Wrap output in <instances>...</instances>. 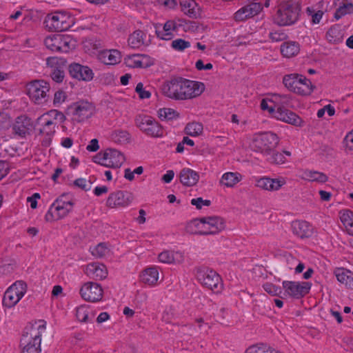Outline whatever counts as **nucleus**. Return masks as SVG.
Listing matches in <instances>:
<instances>
[{"label": "nucleus", "mask_w": 353, "mask_h": 353, "mask_svg": "<svg viewBox=\"0 0 353 353\" xmlns=\"http://www.w3.org/2000/svg\"><path fill=\"white\" fill-rule=\"evenodd\" d=\"M313 88L311 81L306 77L301 75L294 92L300 95H308L313 91Z\"/></svg>", "instance_id": "obj_34"}, {"label": "nucleus", "mask_w": 353, "mask_h": 353, "mask_svg": "<svg viewBox=\"0 0 353 353\" xmlns=\"http://www.w3.org/2000/svg\"><path fill=\"white\" fill-rule=\"evenodd\" d=\"M80 294L86 301L97 302L101 300L103 291L99 284L94 282H88L80 289Z\"/></svg>", "instance_id": "obj_15"}, {"label": "nucleus", "mask_w": 353, "mask_h": 353, "mask_svg": "<svg viewBox=\"0 0 353 353\" xmlns=\"http://www.w3.org/2000/svg\"><path fill=\"white\" fill-rule=\"evenodd\" d=\"M93 162L107 168H118L125 161L124 156H93Z\"/></svg>", "instance_id": "obj_21"}, {"label": "nucleus", "mask_w": 353, "mask_h": 353, "mask_svg": "<svg viewBox=\"0 0 353 353\" xmlns=\"http://www.w3.org/2000/svg\"><path fill=\"white\" fill-rule=\"evenodd\" d=\"M134 200L133 194L127 191L118 190L109 194L106 206L110 208H125Z\"/></svg>", "instance_id": "obj_14"}, {"label": "nucleus", "mask_w": 353, "mask_h": 353, "mask_svg": "<svg viewBox=\"0 0 353 353\" xmlns=\"http://www.w3.org/2000/svg\"><path fill=\"white\" fill-rule=\"evenodd\" d=\"M292 227L293 233L301 239L309 238L312 235L313 228L307 221H295Z\"/></svg>", "instance_id": "obj_24"}, {"label": "nucleus", "mask_w": 353, "mask_h": 353, "mask_svg": "<svg viewBox=\"0 0 353 353\" xmlns=\"http://www.w3.org/2000/svg\"><path fill=\"white\" fill-rule=\"evenodd\" d=\"M300 46L296 41H286L281 46V52L284 57L291 58L299 52Z\"/></svg>", "instance_id": "obj_35"}, {"label": "nucleus", "mask_w": 353, "mask_h": 353, "mask_svg": "<svg viewBox=\"0 0 353 353\" xmlns=\"http://www.w3.org/2000/svg\"><path fill=\"white\" fill-rule=\"evenodd\" d=\"M74 203L71 200H65L64 196L57 198L50 205L45 215L47 222H52L65 217L73 208Z\"/></svg>", "instance_id": "obj_9"}, {"label": "nucleus", "mask_w": 353, "mask_h": 353, "mask_svg": "<svg viewBox=\"0 0 353 353\" xmlns=\"http://www.w3.org/2000/svg\"><path fill=\"white\" fill-rule=\"evenodd\" d=\"M147 57L142 54H132L128 55L124 59V63L127 67L129 68H143L145 66L144 60Z\"/></svg>", "instance_id": "obj_39"}, {"label": "nucleus", "mask_w": 353, "mask_h": 353, "mask_svg": "<svg viewBox=\"0 0 353 353\" xmlns=\"http://www.w3.org/2000/svg\"><path fill=\"white\" fill-rule=\"evenodd\" d=\"M85 274L94 280H103L108 276V270L105 265L99 263H92L87 265Z\"/></svg>", "instance_id": "obj_20"}, {"label": "nucleus", "mask_w": 353, "mask_h": 353, "mask_svg": "<svg viewBox=\"0 0 353 353\" xmlns=\"http://www.w3.org/2000/svg\"><path fill=\"white\" fill-rule=\"evenodd\" d=\"M110 251V250L106 243H100L92 249L91 253L96 257L102 258L108 255Z\"/></svg>", "instance_id": "obj_46"}, {"label": "nucleus", "mask_w": 353, "mask_h": 353, "mask_svg": "<svg viewBox=\"0 0 353 353\" xmlns=\"http://www.w3.org/2000/svg\"><path fill=\"white\" fill-rule=\"evenodd\" d=\"M99 149V141L97 139H92L86 146V150L90 152H95Z\"/></svg>", "instance_id": "obj_62"}, {"label": "nucleus", "mask_w": 353, "mask_h": 353, "mask_svg": "<svg viewBox=\"0 0 353 353\" xmlns=\"http://www.w3.org/2000/svg\"><path fill=\"white\" fill-rule=\"evenodd\" d=\"M94 316L93 311L86 305H81L76 310V316L80 322H92Z\"/></svg>", "instance_id": "obj_37"}, {"label": "nucleus", "mask_w": 353, "mask_h": 353, "mask_svg": "<svg viewBox=\"0 0 353 353\" xmlns=\"http://www.w3.org/2000/svg\"><path fill=\"white\" fill-rule=\"evenodd\" d=\"M185 230L192 234L204 235L203 218L191 221L187 224Z\"/></svg>", "instance_id": "obj_41"}, {"label": "nucleus", "mask_w": 353, "mask_h": 353, "mask_svg": "<svg viewBox=\"0 0 353 353\" xmlns=\"http://www.w3.org/2000/svg\"><path fill=\"white\" fill-rule=\"evenodd\" d=\"M195 66H196V68L199 70H209L212 68V63H208L204 65L203 61L201 59L198 60L196 62Z\"/></svg>", "instance_id": "obj_64"}, {"label": "nucleus", "mask_w": 353, "mask_h": 353, "mask_svg": "<svg viewBox=\"0 0 353 353\" xmlns=\"http://www.w3.org/2000/svg\"><path fill=\"white\" fill-rule=\"evenodd\" d=\"M204 235L218 234L225 229L223 219L219 216H208L203 218Z\"/></svg>", "instance_id": "obj_18"}, {"label": "nucleus", "mask_w": 353, "mask_h": 353, "mask_svg": "<svg viewBox=\"0 0 353 353\" xmlns=\"http://www.w3.org/2000/svg\"><path fill=\"white\" fill-rule=\"evenodd\" d=\"M180 182L185 186H193L199 179V174L190 168H183L179 174Z\"/></svg>", "instance_id": "obj_26"}, {"label": "nucleus", "mask_w": 353, "mask_h": 353, "mask_svg": "<svg viewBox=\"0 0 353 353\" xmlns=\"http://www.w3.org/2000/svg\"><path fill=\"white\" fill-rule=\"evenodd\" d=\"M306 13L310 17L313 25L319 24L324 14L322 10H316L313 7L307 8Z\"/></svg>", "instance_id": "obj_48"}, {"label": "nucleus", "mask_w": 353, "mask_h": 353, "mask_svg": "<svg viewBox=\"0 0 353 353\" xmlns=\"http://www.w3.org/2000/svg\"><path fill=\"white\" fill-rule=\"evenodd\" d=\"M69 72L72 78L85 81L92 80L94 74L90 68L79 63L70 64L69 66Z\"/></svg>", "instance_id": "obj_19"}, {"label": "nucleus", "mask_w": 353, "mask_h": 353, "mask_svg": "<svg viewBox=\"0 0 353 353\" xmlns=\"http://www.w3.org/2000/svg\"><path fill=\"white\" fill-rule=\"evenodd\" d=\"M46 329L43 321L27 325L21 339V353H40L41 336Z\"/></svg>", "instance_id": "obj_2"}, {"label": "nucleus", "mask_w": 353, "mask_h": 353, "mask_svg": "<svg viewBox=\"0 0 353 353\" xmlns=\"http://www.w3.org/2000/svg\"><path fill=\"white\" fill-rule=\"evenodd\" d=\"M181 6L182 11L190 17L196 19L200 16V7L194 0H183Z\"/></svg>", "instance_id": "obj_31"}, {"label": "nucleus", "mask_w": 353, "mask_h": 353, "mask_svg": "<svg viewBox=\"0 0 353 353\" xmlns=\"http://www.w3.org/2000/svg\"><path fill=\"white\" fill-rule=\"evenodd\" d=\"M145 34L141 30H135L128 37V43L132 48H139L145 44Z\"/></svg>", "instance_id": "obj_38"}, {"label": "nucleus", "mask_w": 353, "mask_h": 353, "mask_svg": "<svg viewBox=\"0 0 353 353\" xmlns=\"http://www.w3.org/2000/svg\"><path fill=\"white\" fill-rule=\"evenodd\" d=\"M284 180L279 179H271L269 177H262L256 180V185L265 190L276 191L279 190L284 184Z\"/></svg>", "instance_id": "obj_23"}, {"label": "nucleus", "mask_w": 353, "mask_h": 353, "mask_svg": "<svg viewBox=\"0 0 353 353\" xmlns=\"http://www.w3.org/2000/svg\"><path fill=\"white\" fill-rule=\"evenodd\" d=\"M203 131V126L201 123L193 121L186 125L185 132L188 135L192 137L199 136Z\"/></svg>", "instance_id": "obj_43"}, {"label": "nucleus", "mask_w": 353, "mask_h": 353, "mask_svg": "<svg viewBox=\"0 0 353 353\" xmlns=\"http://www.w3.org/2000/svg\"><path fill=\"white\" fill-rule=\"evenodd\" d=\"M196 277L202 286L216 294L221 293L223 290V283L221 276L212 269L207 267L198 268Z\"/></svg>", "instance_id": "obj_4"}, {"label": "nucleus", "mask_w": 353, "mask_h": 353, "mask_svg": "<svg viewBox=\"0 0 353 353\" xmlns=\"http://www.w3.org/2000/svg\"><path fill=\"white\" fill-rule=\"evenodd\" d=\"M327 39L331 43H338L341 40V34L337 28H331L326 33Z\"/></svg>", "instance_id": "obj_53"}, {"label": "nucleus", "mask_w": 353, "mask_h": 353, "mask_svg": "<svg viewBox=\"0 0 353 353\" xmlns=\"http://www.w3.org/2000/svg\"><path fill=\"white\" fill-rule=\"evenodd\" d=\"M114 139L116 141L123 143L130 140V135L126 131H118L115 132Z\"/></svg>", "instance_id": "obj_58"}, {"label": "nucleus", "mask_w": 353, "mask_h": 353, "mask_svg": "<svg viewBox=\"0 0 353 353\" xmlns=\"http://www.w3.org/2000/svg\"><path fill=\"white\" fill-rule=\"evenodd\" d=\"M268 161L275 165H281L285 162V156H270Z\"/></svg>", "instance_id": "obj_61"}, {"label": "nucleus", "mask_w": 353, "mask_h": 353, "mask_svg": "<svg viewBox=\"0 0 353 353\" xmlns=\"http://www.w3.org/2000/svg\"><path fill=\"white\" fill-rule=\"evenodd\" d=\"M137 126L145 134L152 137H162L165 134L163 128L153 118L147 115L136 117Z\"/></svg>", "instance_id": "obj_12"}, {"label": "nucleus", "mask_w": 353, "mask_h": 353, "mask_svg": "<svg viewBox=\"0 0 353 353\" xmlns=\"http://www.w3.org/2000/svg\"><path fill=\"white\" fill-rule=\"evenodd\" d=\"M334 273L339 282L344 284L347 288L353 289V272L347 269L339 268L335 269Z\"/></svg>", "instance_id": "obj_30"}, {"label": "nucleus", "mask_w": 353, "mask_h": 353, "mask_svg": "<svg viewBox=\"0 0 353 353\" xmlns=\"http://www.w3.org/2000/svg\"><path fill=\"white\" fill-rule=\"evenodd\" d=\"M176 22L169 20L164 23L162 28L160 26L156 27V34L159 39L168 41L173 38L174 32L176 31Z\"/></svg>", "instance_id": "obj_22"}, {"label": "nucleus", "mask_w": 353, "mask_h": 353, "mask_svg": "<svg viewBox=\"0 0 353 353\" xmlns=\"http://www.w3.org/2000/svg\"><path fill=\"white\" fill-rule=\"evenodd\" d=\"M67 95L65 92L58 90L54 93L53 103L55 106H59L66 99Z\"/></svg>", "instance_id": "obj_56"}, {"label": "nucleus", "mask_w": 353, "mask_h": 353, "mask_svg": "<svg viewBox=\"0 0 353 353\" xmlns=\"http://www.w3.org/2000/svg\"><path fill=\"white\" fill-rule=\"evenodd\" d=\"M65 120V116L57 110H52L43 114L37 119L38 124L41 125L39 129L40 134L46 135L50 139L56 131L57 121L61 123Z\"/></svg>", "instance_id": "obj_7"}, {"label": "nucleus", "mask_w": 353, "mask_h": 353, "mask_svg": "<svg viewBox=\"0 0 353 353\" xmlns=\"http://www.w3.org/2000/svg\"><path fill=\"white\" fill-rule=\"evenodd\" d=\"M27 292V285L23 281H17L4 293L3 305L8 308L16 305Z\"/></svg>", "instance_id": "obj_11"}, {"label": "nucleus", "mask_w": 353, "mask_h": 353, "mask_svg": "<svg viewBox=\"0 0 353 353\" xmlns=\"http://www.w3.org/2000/svg\"><path fill=\"white\" fill-rule=\"evenodd\" d=\"M159 261L163 263H181L184 261L182 252L164 250L158 256Z\"/></svg>", "instance_id": "obj_28"}, {"label": "nucleus", "mask_w": 353, "mask_h": 353, "mask_svg": "<svg viewBox=\"0 0 353 353\" xmlns=\"http://www.w3.org/2000/svg\"><path fill=\"white\" fill-rule=\"evenodd\" d=\"M345 142L346 147L353 150V130L345 136Z\"/></svg>", "instance_id": "obj_63"}, {"label": "nucleus", "mask_w": 353, "mask_h": 353, "mask_svg": "<svg viewBox=\"0 0 353 353\" xmlns=\"http://www.w3.org/2000/svg\"><path fill=\"white\" fill-rule=\"evenodd\" d=\"M26 90L34 103L42 104L48 100L50 85L43 80H34L26 85Z\"/></svg>", "instance_id": "obj_10"}, {"label": "nucleus", "mask_w": 353, "mask_h": 353, "mask_svg": "<svg viewBox=\"0 0 353 353\" xmlns=\"http://www.w3.org/2000/svg\"><path fill=\"white\" fill-rule=\"evenodd\" d=\"M353 13V4L352 3H343L336 10L334 17L336 19H341L343 16Z\"/></svg>", "instance_id": "obj_47"}, {"label": "nucleus", "mask_w": 353, "mask_h": 353, "mask_svg": "<svg viewBox=\"0 0 353 353\" xmlns=\"http://www.w3.org/2000/svg\"><path fill=\"white\" fill-rule=\"evenodd\" d=\"M162 92L174 100H189L200 96L205 90L204 83L184 79H175L162 85Z\"/></svg>", "instance_id": "obj_1"}, {"label": "nucleus", "mask_w": 353, "mask_h": 353, "mask_svg": "<svg viewBox=\"0 0 353 353\" xmlns=\"http://www.w3.org/2000/svg\"><path fill=\"white\" fill-rule=\"evenodd\" d=\"M283 287L289 296L299 299L309 292L311 284L308 282L285 281L283 282Z\"/></svg>", "instance_id": "obj_16"}, {"label": "nucleus", "mask_w": 353, "mask_h": 353, "mask_svg": "<svg viewBox=\"0 0 353 353\" xmlns=\"http://www.w3.org/2000/svg\"><path fill=\"white\" fill-rule=\"evenodd\" d=\"M135 92L138 94L141 99H149L151 97V92L144 88L142 83H137L135 88Z\"/></svg>", "instance_id": "obj_54"}, {"label": "nucleus", "mask_w": 353, "mask_h": 353, "mask_svg": "<svg viewBox=\"0 0 353 353\" xmlns=\"http://www.w3.org/2000/svg\"><path fill=\"white\" fill-rule=\"evenodd\" d=\"M242 179V175L239 172H226L223 174L221 183L226 187H234Z\"/></svg>", "instance_id": "obj_40"}, {"label": "nucleus", "mask_w": 353, "mask_h": 353, "mask_svg": "<svg viewBox=\"0 0 353 353\" xmlns=\"http://www.w3.org/2000/svg\"><path fill=\"white\" fill-rule=\"evenodd\" d=\"M301 178L311 182L324 183L328 180V177L323 172L305 170L303 172Z\"/></svg>", "instance_id": "obj_36"}, {"label": "nucleus", "mask_w": 353, "mask_h": 353, "mask_svg": "<svg viewBox=\"0 0 353 353\" xmlns=\"http://www.w3.org/2000/svg\"><path fill=\"white\" fill-rule=\"evenodd\" d=\"M74 185L85 191H88L91 189V182L82 178L76 179L74 181Z\"/></svg>", "instance_id": "obj_57"}, {"label": "nucleus", "mask_w": 353, "mask_h": 353, "mask_svg": "<svg viewBox=\"0 0 353 353\" xmlns=\"http://www.w3.org/2000/svg\"><path fill=\"white\" fill-rule=\"evenodd\" d=\"M263 10L261 2H250L239 9L234 13V19L236 21H243L259 14Z\"/></svg>", "instance_id": "obj_17"}, {"label": "nucleus", "mask_w": 353, "mask_h": 353, "mask_svg": "<svg viewBox=\"0 0 353 353\" xmlns=\"http://www.w3.org/2000/svg\"><path fill=\"white\" fill-rule=\"evenodd\" d=\"M157 114L162 121H171L179 117L178 112L169 108H160L157 112Z\"/></svg>", "instance_id": "obj_42"}, {"label": "nucleus", "mask_w": 353, "mask_h": 353, "mask_svg": "<svg viewBox=\"0 0 353 353\" xmlns=\"http://www.w3.org/2000/svg\"><path fill=\"white\" fill-rule=\"evenodd\" d=\"M58 63V59L55 57H50L47 59L48 65L52 68L50 76L53 81L57 83L63 81L65 74L64 71L61 67H54V65Z\"/></svg>", "instance_id": "obj_32"}, {"label": "nucleus", "mask_w": 353, "mask_h": 353, "mask_svg": "<svg viewBox=\"0 0 353 353\" xmlns=\"http://www.w3.org/2000/svg\"><path fill=\"white\" fill-rule=\"evenodd\" d=\"M339 218L347 233L353 236V212L350 210H341Z\"/></svg>", "instance_id": "obj_33"}, {"label": "nucleus", "mask_w": 353, "mask_h": 353, "mask_svg": "<svg viewBox=\"0 0 353 353\" xmlns=\"http://www.w3.org/2000/svg\"><path fill=\"white\" fill-rule=\"evenodd\" d=\"M299 12L300 8L296 2L290 0L282 1L278 6L274 22L281 26H290L297 21Z\"/></svg>", "instance_id": "obj_3"}, {"label": "nucleus", "mask_w": 353, "mask_h": 353, "mask_svg": "<svg viewBox=\"0 0 353 353\" xmlns=\"http://www.w3.org/2000/svg\"><path fill=\"white\" fill-rule=\"evenodd\" d=\"M301 75L298 74H290L285 75L283 79L284 85L290 91L294 92L296 89L298 80Z\"/></svg>", "instance_id": "obj_44"}, {"label": "nucleus", "mask_w": 353, "mask_h": 353, "mask_svg": "<svg viewBox=\"0 0 353 353\" xmlns=\"http://www.w3.org/2000/svg\"><path fill=\"white\" fill-rule=\"evenodd\" d=\"M73 23L72 17L65 11H57L48 14L44 20L45 26L50 31H65Z\"/></svg>", "instance_id": "obj_6"}, {"label": "nucleus", "mask_w": 353, "mask_h": 353, "mask_svg": "<svg viewBox=\"0 0 353 353\" xmlns=\"http://www.w3.org/2000/svg\"><path fill=\"white\" fill-rule=\"evenodd\" d=\"M172 48L176 51H183L190 47V43L183 39H176L171 43Z\"/></svg>", "instance_id": "obj_52"}, {"label": "nucleus", "mask_w": 353, "mask_h": 353, "mask_svg": "<svg viewBox=\"0 0 353 353\" xmlns=\"http://www.w3.org/2000/svg\"><path fill=\"white\" fill-rule=\"evenodd\" d=\"M141 281L148 285H154L157 283L159 278V272L158 268L155 266H152L145 268L140 276Z\"/></svg>", "instance_id": "obj_29"}, {"label": "nucleus", "mask_w": 353, "mask_h": 353, "mask_svg": "<svg viewBox=\"0 0 353 353\" xmlns=\"http://www.w3.org/2000/svg\"><path fill=\"white\" fill-rule=\"evenodd\" d=\"M263 288L266 292L272 296L278 295L281 292V288L272 283H266L263 284Z\"/></svg>", "instance_id": "obj_55"}, {"label": "nucleus", "mask_w": 353, "mask_h": 353, "mask_svg": "<svg viewBox=\"0 0 353 353\" xmlns=\"http://www.w3.org/2000/svg\"><path fill=\"white\" fill-rule=\"evenodd\" d=\"M32 125L30 120L26 117L21 116L17 118L13 124L12 130L15 134L24 137L29 134Z\"/></svg>", "instance_id": "obj_27"}, {"label": "nucleus", "mask_w": 353, "mask_h": 353, "mask_svg": "<svg viewBox=\"0 0 353 353\" xmlns=\"http://www.w3.org/2000/svg\"><path fill=\"white\" fill-rule=\"evenodd\" d=\"M99 59L106 65H115L121 61V52L117 50H105L98 54Z\"/></svg>", "instance_id": "obj_25"}, {"label": "nucleus", "mask_w": 353, "mask_h": 353, "mask_svg": "<svg viewBox=\"0 0 353 353\" xmlns=\"http://www.w3.org/2000/svg\"><path fill=\"white\" fill-rule=\"evenodd\" d=\"M95 106L85 100H81L72 103L68 108L67 114L71 117L74 123H83L91 118L95 113Z\"/></svg>", "instance_id": "obj_8"}, {"label": "nucleus", "mask_w": 353, "mask_h": 353, "mask_svg": "<svg viewBox=\"0 0 353 353\" xmlns=\"http://www.w3.org/2000/svg\"><path fill=\"white\" fill-rule=\"evenodd\" d=\"M245 353H280L270 350L266 345L261 344L249 347Z\"/></svg>", "instance_id": "obj_49"}, {"label": "nucleus", "mask_w": 353, "mask_h": 353, "mask_svg": "<svg viewBox=\"0 0 353 353\" xmlns=\"http://www.w3.org/2000/svg\"><path fill=\"white\" fill-rule=\"evenodd\" d=\"M290 110L282 107H277V108H271L269 110V112L278 120L283 121L287 115V112Z\"/></svg>", "instance_id": "obj_51"}, {"label": "nucleus", "mask_w": 353, "mask_h": 353, "mask_svg": "<svg viewBox=\"0 0 353 353\" xmlns=\"http://www.w3.org/2000/svg\"><path fill=\"white\" fill-rule=\"evenodd\" d=\"M286 37V34L280 31H275L270 33V38L272 41H281L285 39Z\"/></svg>", "instance_id": "obj_60"}, {"label": "nucleus", "mask_w": 353, "mask_h": 353, "mask_svg": "<svg viewBox=\"0 0 353 353\" xmlns=\"http://www.w3.org/2000/svg\"><path fill=\"white\" fill-rule=\"evenodd\" d=\"M279 138L272 132H260L252 135L250 142V149L257 153H270L277 145Z\"/></svg>", "instance_id": "obj_5"}, {"label": "nucleus", "mask_w": 353, "mask_h": 353, "mask_svg": "<svg viewBox=\"0 0 353 353\" xmlns=\"http://www.w3.org/2000/svg\"><path fill=\"white\" fill-rule=\"evenodd\" d=\"M283 122L299 127L302 126L303 123L301 118L290 110L289 112H287V115Z\"/></svg>", "instance_id": "obj_50"}, {"label": "nucleus", "mask_w": 353, "mask_h": 353, "mask_svg": "<svg viewBox=\"0 0 353 353\" xmlns=\"http://www.w3.org/2000/svg\"><path fill=\"white\" fill-rule=\"evenodd\" d=\"M290 101V98L288 95L280 94H274L270 99V102L274 104L275 108H277V107L283 108L285 105H288Z\"/></svg>", "instance_id": "obj_45"}, {"label": "nucleus", "mask_w": 353, "mask_h": 353, "mask_svg": "<svg viewBox=\"0 0 353 353\" xmlns=\"http://www.w3.org/2000/svg\"><path fill=\"white\" fill-rule=\"evenodd\" d=\"M211 202L210 200H203L201 197L192 199L191 200V204L194 205L197 209L200 210L203 205L209 206Z\"/></svg>", "instance_id": "obj_59"}, {"label": "nucleus", "mask_w": 353, "mask_h": 353, "mask_svg": "<svg viewBox=\"0 0 353 353\" xmlns=\"http://www.w3.org/2000/svg\"><path fill=\"white\" fill-rule=\"evenodd\" d=\"M46 47L52 52H67L73 46L71 38L68 35L52 34L44 39Z\"/></svg>", "instance_id": "obj_13"}]
</instances>
